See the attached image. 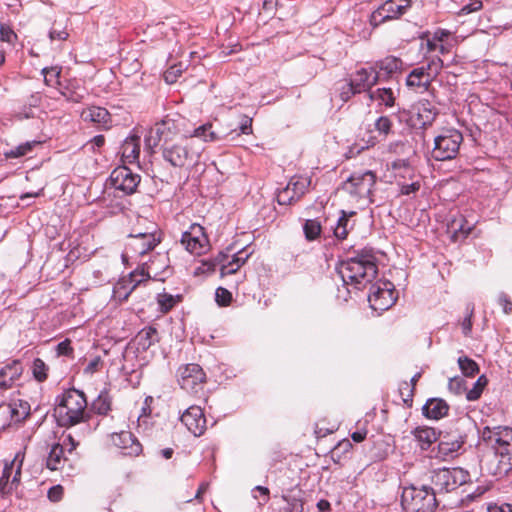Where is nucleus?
<instances>
[{
	"label": "nucleus",
	"instance_id": "obj_1",
	"mask_svg": "<svg viewBox=\"0 0 512 512\" xmlns=\"http://www.w3.org/2000/svg\"><path fill=\"white\" fill-rule=\"evenodd\" d=\"M336 270L344 285L352 286L357 290L371 284L378 273L375 257L367 251L341 261Z\"/></svg>",
	"mask_w": 512,
	"mask_h": 512
},
{
	"label": "nucleus",
	"instance_id": "obj_2",
	"mask_svg": "<svg viewBox=\"0 0 512 512\" xmlns=\"http://www.w3.org/2000/svg\"><path fill=\"white\" fill-rule=\"evenodd\" d=\"M86 408L85 394L71 388L57 396L55 415L61 426L69 427L85 420Z\"/></svg>",
	"mask_w": 512,
	"mask_h": 512
},
{
	"label": "nucleus",
	"instance_id": "obj_3",
	"mask_svg": "<svg viewBox=\"0 0 512 512\" xmlns=\"http://www.w3.org/2000/svg\"><path fill=\"white\" fill-rule=\"evenodd\" d=\"M203 147L192 138L181 137L178 141L162 144L163 159L175 168L194 166L200 158Z\"/></svg>",
	"mask_w": 512,
	"mask_h": 512
},
{
	"label": "nucleus",
	"instance_id": "obj_4",
	"mask_svg": "<svg viewBox=\"0 0 512 512\" xmlns=\"http://www.w3.org/2000/svg\"><path fill=\"white\" fill-rule=\"evenodd\" d=\"M401 505L405 512H434L438 506L436 492L432 487L413 484L404 486L401 493Z\"/></svg>",
	"mask_w": 512,
	"mask_h": 512
},
{
	"label": "nucleus",
	"instance_id": "obj_5",
	"mask_svg": "<svg viewBox=\"0 0 512 512\" xmlns=\"http://www.w3.org/2000/svg\"><path fill=\"white\" fill-rule=\"evenodd\" d=\"M479 434L482 441L500 457V462H506L512 468V428L484 426Z\"/></svg>",
	"mask_w": 512,
	"mask_h": 512
},
{
	"label": "nucleus",
	"instance_id": "obj_6",
	"mask_svg": "<svg viewBox=\"0 0 512 512\" xmlns=\"http://www.w3.org/2000/svg\"><path fill=\"white\" fill-rule=\"evenodd\" d=\"M251 247H246L232 255L228 253H219L214 260L202 261L196 269L195 274H209L220 271L221 276L234 274L253 253Z\"/></svg>",
	"mask_w": 512,
	"mask_h": 512
},
{
	"label": "nucleus",
	"instance_id": "obj_7",
	"mask_svg": "<svg viewBox=\"0 0 512 512\" xmlns=\"http://www.w3.org/2000/svg\"><path fill=\"white\" fill-rule=\"evenodd\" d=\"M431 483L436 494L450 493L472 483L468 470L462 467H443L431 472Z\"/></svg>",
	"mask_w": 512,
	"mask_h": 512
},
{
	"label": "nucleus",
	"instance_id": "obj_8",
	"mask_svg": "<svg viewBox=\"0 0 512 512\" xmlns=\"http://www.w3.org/2000/svg\"><path fill=\"white\" fill-rule=\"evenodd\" d=\"M376 180V174L371 170L354 172L343 183V190L357 201L365 200L367 203H373L372 196Z\"/></svg>",
	"mask_w": 512,
	"mask_h": 512
},
{
	"label": "nucleus",
	"instance_id": "obj_9",
	"mask_svg": "<svg viewBox=\"0 0 512 512\" xmlns=\"http://www.w3.org/2000/svg\"><path fill=\"white\" fill-rule=\"evenodd\" d=\"M463 135L456 129H446L434 139L432 157L437 161L454 159L458 152Z\"/></svg>",
	"mask_w": 512,
	"mask_h": 512
},
{
	"label": "nucleus",
	"instance_id": "obj_10",
	"mask_svg": "<svg viewBox=\"0 0 512 512\" xmlns=\"http://www.w3.org/2000/svg\"><path fill=\"white\" fill-rule=\"evenodd\" d=\"M311 179L306 176H292L285 187L278 190L277 202L280 205H291L299 201L308 192Z\"/></svg>",
	"mask_w": 512,
	"mask_h": 512
},
{
	"label": "nucleus",
	"instance_id": "obj_11",
	"mask_svg": "<svg viewBox=\"0 0 512 512\" xmlns=\"http://www.w3.org/2000/svg\"><path fill=\"white\" fill-rule=\"evenodd\" d=\"M24 453L17 452L10 463H5L0 475V495L12 493L20 483Z\"/></svg>",
	"mask_w": 512,
	"mask_h": 512
},
{
	"label": "nucleus",
	"instance_id": "obj_12",
	"mask_svg": "<svg viewBox=\"0 0 512 512\" xmlns=\"http://www.w3.org/2000/svg\"><path fill=\"white\" fill-rule=\"evenodd\" d=\"M394 285L389 281L372 284L368 301L375 311H385L395 303Z\"/></svg>",
	"mask_w": 512,
	"mask_h": 512
},
{
	"label": "nucleus",
	"instance_id": "obj_13",
	"mask_svg": "<svg viewBox=\"0 0 512 512\" xmlns=\"http://www.w3.org/2000/svg\"><path fill=\"white\" fill-rule=\"evenodd\" d=\"M411 7V0H387L371 15V24L378 26L389 20L398 19Z\"/></svg>",
	"mask_w": 512,
	"mask_h": 512
},
{
	"label": "nucleus",
	"instance_id": "obj_14",
	"mask_svg": "<svg viewBox=\"0 0 512 512\" xmlns=\"http://www.w3.org/2000/svg\"><path fill=\"white\" fill-rule=\"evenodd\" d=\"M180 242L188 252L194 255L206 253L210 246L204 228L197 223L191 224L189 229L183 232Z\"/></svg>",
	"mask_w": 512,
	"mask_h": 512
},
{
	"label": "nucleus",
	"instance_id": "obj_15",
	"mask_svg": "<svg viewBox=\"0 0 512 512\" xmlns=\"http://www.w3.org/2000/svg\"><path fill=\"white\" fill-rule=\"evenodd\" d=\"M178 374L180 387L188 393H197L202 390L206 382V374L201 366L195 363L180 367Z\"/></svg>",
	"mask_w": 512,
	"mask_h": 512
},
{
	"label": "nucleus",
	"instance_id": "obj_16",
	"mask_svg": "<svg viewBox=\"0 0 512 512\" xmlns=\"http://www.w3.org/2000/svg\"><path fill=\"white\" fill-rule=\"evenodd\" d=\"M150 268V266H147V270H145V268H142L141 270H135L131 272L127 277L119 280L113 288V298L119 302L126 301L129 295L138 285L150 278Z\"/></svg>",
	"mask_w": 512,
	"mask_h": 512
},
{
	"label": "nucleus",
	"instance_id": "obj_17",
	"mask_svg": "<svg viewBox=\"0 0 512 512\" xmlns=\"http://www.w3.org/2000/svg\"><path fill=\"white\" fill-rule=\"evenodd\" d=\"M159 243L160 238L153 232L130 234L123 257L125 255L131 257L143 256L153 250Z\"/></svg>",
	"mask_w": 512,
	"mask_h": 512
},
{
	"label": "nucleus",
	"instance_id": "obj_18",
	"mask_svg": "<svg viewBox=\"0 0 512 512\" xmlns=\"http://www.w3.org/2000/svg\"><path fill=\"white\" fill-rule=\"evenodd\" d=\"M140 180V176L125 165L115 168L110 175L112 186L126 195H131L136 191Z\"/></svg>",
	"mask_w": 512,
	"mask_h": 512
},
{
	"label": "nucleus",
	"instance_id": "obj_19",
	"mask_svg": "<svg viewBox=\"0 0 512 512\" xmlns=\"http://www.w3.org/2000/svg\"><path fill=\"white\" fill-rule=\"evenodd\" d=\"M180 421L195 437L202 436L207 429V420L203 409L197 405L189 406L181 414Z\"/></svg>",
	"mask_w": 512,
	"mask_h": 512
},
{
	"label": "nucleus",
	"instance_id": "obj_20",
	"mask_svg": "<svg viewBox=\"0 0 512 512\" xmlns=\"http://www.w3.org/2000/svg\"><path fill=\"white\" fill-rule=\"evenodd\" d=\"M349 81L354 87V91L363 93L371 91V88L380 81L379 73H376L370 67H362L352 73L349 77Z\"/></svg>",
	"mask_w": 512,
	"mask_h": 512
},
{
	"label": "nucleus",
	"instance_id": "obj_21",
	"mask_svg": "<svg viewBox=\"0 0 512 512\" xmlns=\"http://www.w3.org/2000/svg\"><path fill=\"white\" fill-rule=\"evenodd\" d=\"M111 441L124 455L138 456L142 452V445L129 431L111 434Z\"/></svg>",
	"mask_w": 512,
	"mask_h": 512
},
{
	"label": "nucleus",
	"instance_id": "obj_22",
	"mask_svg": "<svg viewBox=\"0 0 512 512\" xmlns=\"http://www.w3.org/2000/svg\"><path fill=\"white\" fill-rule=\"evenodd\" d=\"M438 449L445 457H454L462 449L466 442V436L460 432L440 434Z\"/></svg>",
	"mask_w": 512,
	"mask_h": 512
},
{
	"label": "nucleus",
	"instance_id": "obj_23",
	"mask_svg": "<svg viewBox=\"0 0 512 512\" xmlns=\"http://www.w3.org/2000/svg\"><path fill=\"white\" fill-rule=\"evenodd\" d=\"M403 62L400 58L395 56H387L384 59L376 61L371 68L376 73H379L380 81L392 78L396 73L402 69Z\"/></svg>",
	"mask_w": 512,
	"mask_h": 512
},
{
	"label": "nucleus",
	"instance_id": "obj_24",
	"mask_svg": "<svg viewBox=\"0 0 512 512\" xmlns=\"http://www.w3.org/2000/svg\"><path fill=\"white\" fill-rule=\"evenodd\" d=\"M23 373V367L18 360L5 365L0 369V389L6 390L20 378Z\"/></svg>",
	"mask_w": 512,
	"mask_h": 512
},
{
	"label": "nucleus",
	"instance_id": "obj_25",
	"mask_svg": "<svg viewBox=\"0 0 512 512\" xmlns=\"http://www.w3.org/2000/svg\"><path fill=\"white\" fill-rule=\"evenodd\" d=\"M140 137L132 135L127 137L121 146V157L125 164L139 163Z\"/></svg>",
	"mask_w": 512,
	"mask_h": 512
},
{
	"label": "nucleus",
	"instance_id": "obj_26",
	"mask_svg": "<svg viewBox=\"0 0 512 512\" xmlns=\"http://www.w3.org/2000/svg\"><path fill=\"white\" fill-rule=\"evenodd\" d=\"M81 117L84 121L95 123L105 129L110 127V113L103 107L91 106L84 109L81 113Z\"/></svg>",
	"mask_w": 512,
	"mask_h": 512
},
{
	"label": "nucleus",
	"instance_id": "obj_27",
	"mask_svg": "<svg viewBox=\"0 0 512 512\" xmlns=\"http://www.w3.org/2000/svg\"><path fill=\"white\" fill-rule=\"evenodd\" d=\"M422 410L426 418L438 420L448 414L449 405L441 398H431L426 401Z\"/></svg>",
	"mask_w": 512,
	"mask_h": 512
},
{
	"label": "nucleus",
	"instance_id": "obj_28",
	"mask_svg": "<svg viewBox=\"0 0 512 512\" xmlns=\"http://www.w3.org/2000/svg\"><path fill=\"white\" fill-rule=\"evenodd\" d=\"M411 434L414 436V439L422 450L429 449L430 446L440 437V432H437L434 428L428 426L416 427L411 431Z\"/></svg>",
	"mask_w": 512,
	"mask_h": 512
},
{
	"label": "nucleus",
	"instance_id": "obj_29",
	"mask_svg": "<svg viewBox=\"0 0 512 512\" xmlns=\"http://www.w3.org/2000/svg\"><path fill=\"white\" fill-rule=\"evenodd\" d=\"M153 132L165 143L166 141H172V137L179 132V128L176 120L166 117L154 125Z\"/></svg>",
	"mask_w": 512,
	"mask_h": 512
},
{
	"label": "nucleus",
	"instance_id": "obj_30",
	"mask_svg": "<svg viewBox=\"0 0 512 512\" xmlns=\"http://www.w3.org/2000/svg\"><path fill=\"white\" fill-rule=\"evenodd\" d=\"M422 126L431 125L437 115V109L428 100H421L414 106Z\"/></svg>",
	"mask_w": 512,
	"mask_h": 512
},
{
	"label": "nucleus",
	"instance_id": "obj_31",
	"mask_svg": "<svg viewBox=\"0 0 512 512\" xmlns=\"http://www.w3.org/2000/svg\"><path fill=\"white\" fill-rule=\"evenodd\" d=\"M444 66L443 60L438 56L425 57L421 66L417 67L426 76V81H432L440 74Z\"/></svg>",
	"mask_w": 512,
	"mask_h": 512
},
{
	"label": "nucleus",
	"instance_id": "obj_32",
	"mask_svg": "<svg viewBox=\"0 0 512 512\" xmlns=\"http://www.w3.org/2000/svg\"><path fill=\"white\" fill-rule=\"evenodd\" d=\"M431 83L432 81H426V76L418 68H414L406 78V85L418 93L427 91Z\"/></svg>",
	"mask_w": 512,
	"mask_h": 512
},
{
	"label": "nucleus",
	"instance_id": "obj_33",
	"mask_svg": "<svg viewBox=\"0 0 512 512\" xmlns=\"http://www.w3.org/2000/svg\"><path fill=\"white\" fill-rule=\"evenodd\" d=\"M157 341V330L154 327L143 328L135 338L137 350L142 351H146Z\"/></svg>",
	"mask_w": 512,
	"mask_h": 512
},
{
	"label": "nucleus",
	"instance_id": "obj_34",
	"mask_svg": "<svg viewBox=\"0 0 512 512\" xmlns=\"http://www.w3.org/2000/svg\"><path fill=\"white\" fill-rule=\"evenodd\" d=\"M369 96L372 100L377 101L379 105L393 107L395 104V92L391 87H383L370 91Z\"/></svg>",
	"mask_w": 512,
	"mask_h": 512
},
{
	"label": "nucleus",
	"instance_id": "obj_35",
	"mask_svg": "<svg viewBox=\"0 0 512 512\" xmlns=\"http://www.w3.org/2000/svg\"><path fill=\"white\" fill-rule=\"evenodd\" d=\"M66 461L64 458V447L59 443H55L52 445L49 455L47 457V467L52 470H58L62 467L63 463Z\"/></svg>",
	"mask_w": 512,
	"mask_h": 512
},
{
	"label": "nucleus",
	"instance_id": "obj_36",
	"mask_svg": "<svg viewBox=\"0 0 512 512\" xmlns=\"http://www.w3.org/2000/svg\"><path fill=\"white\" fill-rule=\"evenodd\" d=\"M355 212H346L341 210V215L337 220L336 226L334 228V235L337 239L344 240L346 239L348 232L352 229V225H349V218L354 216Z\"/></svg>",
	"mask_w": 512,
	"mask_h": 512
},
{
	"label": "nucleus",
	"instance_id": "obj_37",
	"mask_svg": "<svg viewBox=\"0 0 512 512\" xmlns=\"http://www.w3.org/2000/svg\"><path fill=\"white\" fill-rule=\"evenodd\" d=\"M457 362L464 376L474 377L479 373V366L473 359L467 356H461L458 358Z\"/></svg>",
	"mask_w": 512,
	"mask_h": 512
},
{
	"label": "nucleus",
	"instance_id": "obj_38",
	"mask_svg": "<svg viewBox=\"0 0 512 512\" xmlns=\"http://www.w3.org/2000/svg\"><path fill=\"white\" fill-rule=\"evenodd\" d=\"M62 68L59 66L45 67L42 69L44 82L46 85L56 87L60 84V75Z\"/></svg>",
	"mask_w": 512,
	"mask_h": 512
},
{
	"label": "nucleus",
	"instance_id": "obj_39",
	"mask_svg": "<svg viewBox=\"0 0 512 512\" xmlns=\"http://www.w3.org/2000/svg\"><path fill=\"white\" fill-rule=\"evenodd\" d=\"M32 375L38 382H44L48 378L49 367L40 358H35L31 366Z\"/></svg>",
	"mask_w": 512,
	"mask_h": 512
},
{
	"label": "nucleus",
	"instance_id": "obj_40",
	"mask_svg": "<svg viewBox=\"0 0 512 512\" xmlns=\"http://www.w3.org/2000/svg\"><path fill=\"white\" fill-rule=\"evenodd\" d=\"M305 238L308 241H313L320 236L321 224L317 219H308L303 225Z\"/></svg>",
	"mask_w": 512,
	"mask_h": 512
},
{
	"label": "nucleus",
	"instance_id": "obj_41",
	"mask_svg": "<svg viewBox=\"0 0 512 512\" xmlns=\"http://www.w3.org/2000/svg\"><path fill=\"white\" fill-rule=\"evenodd\" d=\"M38 141H28L23 144H20L19 146L9 150L5 153V156L7 158H18L27 155L29 152L32 151L33 147L39 144Z\"/></svg>",
	"mask_w": 512,
	"mask_h": 512
},
{
	"label": "nucleus",
	"instance_id": "obj_42",
	"mask_svg": "<svg viewBox=\"0 0 512 512\" xmlns=\"http://www.w3.org/2000/svg\"><path fill=\"white\" fill-rule=\"evenodd\" d=\"M488 380L484 375H481L474 383L473 387L467 391L466 398L469 401H476L480 398L484 387L487 385Z\"/></svg>",
	"mask_w": 512,
	"mask_h": 512
},
{
	"label": "nucleus",
	"instance_id": "obj_43",
	"mask_svg": "<svg viewBox=\"0 0 512 512\" xmlns=\"http://www.w3.org/2000/svg\"><path fill=\"white\" fill-rule=\"evenodd\" d=\"M212 125L207 123L196 128L191 136L188 138H201L204 141H214L216 139L215 133L211 130Z\"/></svg>",
	"mask_w": 512,
	"mask_h": 512
},
{
	"label": "nucleus",
	"instance_id": "obj_44",
	"mask_svg": "<svg viewBox=\"0 0 512 512\" xmlns=\"http://www.w3.org/2000/svg\"><path fill=\"white\" fill-rule=\"evenodd\" d=\"M392 121L388 116H380L375 121L374 127L379 134L388 136L392 131Z\"/></svg>",
	"mask_w": 512,
	"mask_h": 512
},
{
	"label": "nucleus",
	"instance_id": "obj_45",
	"mask_svg": "<svg viewBox=\"0 0 512 512\" xmlns=\"http://www.w3.org/2000/svg\"><path fill=\"white\" fill-rule=\"evenodd\" d=\"M92 409L100 415H105L110 410V402L106 395L100 394L92 403Z\"/></svg>",
	"mask_w": 512,
	"mask_h": 512
},
{
	"label": "nucleus",
	"instance_id": "obj_46",
	"mask_svg": "<svg viewBox=\"0 0 512 512\" xmlns=\"http://www.w3.org/2000/svg\"><path fill=\"white\" fill-rule=\"evenodd\" d=\"M183 72V65L180 63L178 65H173L169 69H167L164 73V79L168 84H173L176 82L177 78Z\"/></svg>",
	"mask_w": 512,
	"mask_h": 512
},
{
	"label": "nucleus",
	"instance_id": "obj_47",
	"mask_svg": "<svg viewBox=\"0 0 512 512\" xmlns=\"http://www.w3.org/2000/svg\"><path fill=\"white\" fill-rule=\"evenodd\" d=\"M356 94H359V92L354 91V87L349 80L339 88V97L344 102L349 101Z\"/></svg>",
	"mask_w": 512,
	"mask_h": 512
},
{
	"label": "nucleus",
	"instance_id": "obj_48",
	"mask_svg": "<svg viewBox=\"0 0 512 512\" xmlns=\"http://www.w3.org/2000/svg\"><path fill=\"white\" fill-rule=\"evenodd\" d=\"M215 299L220 306H226L231 302L232 294L227 289L219 287L216 289Z\"/></svg>",
	"mask_w": 512,
	"mask_h": 512
},
{
	"label": "nucleus",
	"instance_id": "obj_49",
	"mask_svg": "<svg viewBox=\"0 0 512 512\" xmlns=\"http://www.w3.org/2000/svg\"><path fill=\"white\" fill-rule=\"evenodd\" d=\"M283 499L287 502L284 512H303V502L301 499L292 497L287 498L283 496Z\"/></svg>",
	"mask_w": 512,
	"mask_h": 512
},
{
	"label": "nucleus",
	"instance_id": "obj_50",
	"mask_svg": "<svg viewBox=\"0 0 512 512\" xmlns=\"http://www.w3.org/2000/svg\"><path fill=\"white\" fill-rule=\"evenodd\" d=\"M176 303L175 298L169 294H159L158 304L163 312H168Z\"/></svg>",
	"mask_w": 512,
	"mask_h": 512
},
{
	"label": "nucleus",
	"instance_id": "obj_51",
	"mask_svg": "<svg viewBox=\"0 0 512 512\" xmlns=\"http://www.w3.org/2000/svg\"><path fill=\"white\" fill-rule=\"evenodd\" d=\"M462 221L463 220H459V221L453 220L452 221L451 227L454 230L453 238H455V240L458 239L459 234H462L464 237H466L471 232V229H472L471 226L465 227V225L462 224Z\"/></svg>",
	"mask_w": 512,
	"mask_h": 512
},
{
	"label": "nucleus",
	"instance_id": "obj_52",
	"mask_svg": "<svg viewBox=\"0 0 512 512\" xmlns=\"http://www.w3.org/2000/svg\"><path fill=\"white\" fill-rule=\"evenodd\" d=\"M448 388L455 394H461L465 390V380L461 377H454L449 380Z\"/></svg>",
	"mask_w": 512,
	"mask_h": 512
},
{
	"label": "nucleus",
	"instance_id": "obj_53",
	"mask_svg": "<svg viewBox=\"0 0 512 512\" xmlns=\"http://www.w3.org/2000/svg\"><path fill=\"white\" fill-rule=\"evenodd\" d=\"M17 38L14 31L7 25L0 26V39L7 43H13Z\"/></svg>",
	"mask_w": 512,
	"mask_h": 512
},
{
	"label": "nucleus",
	"instance_id": "obj_54",
	"mask_svg": "<svg viewBox=\"0 0 512 512\" xmlns=\"http://www.w3.org/2000/svg\"><path fill=\"white\" fill-rule=\"evenodd\" d=\"M277 0H264L262 10L265 18H272L275 15Z\"/></svg>",
	"mask_w": 512,
	"mask_h": 512
},
{
	"label": "nucleus",
	"instance_id": "obj_55",
	"mask_svg": "<svg viewBox=\"0 0 512 512\" xmlns=\"http://www.w3.org/2000/svg\"><path fill=\"white\" fill-rule=\"evenodd\" d=\"M67 37H68V33L66 32V30L64 28L63 29L56 28L55 24L49 31V38L51 41H54V40L64 41L67 39Z\"/></svg>",
	"mask_w": 512,
	"mask_h": 512
},
{
	"label": "nucleus",
	"instance_id": "obj_56",
	"mask_svg": "<svg viewBox=\"0 0 512 512\" xmlns=\"http://www.w3.org/2000/svg\"><path fill=\"white\" fill-rule=\"evenodd\" d=\"M161 141V138L153 132V127L149 130L148 134L145 136V145L147 148L152 149L156 147L159 142Z\"/></svg>",
	"mask_w": 512,
	"mask_h": 512
},
{
	"label": "nucleus",
	"instance_id": "obj_57",
	"mask_svg": "<svg viewBox=\"0 0 512 512\" xmlns=\"http://www.w3.org/2000/svg\"><path fill=\"white\" fill-rule=\"evenodd\" d=\"M498 303L502 306L505 314H509L512 312V302L509 299L508 295L505 293H500L498 297Z\"/></svg>",
	"mask_w": 512,
	"mask_h": 512
},
{
	"label": "nucleus",
	"instance_id": "obj_58",
	"mask_svg": "<svg viewBox=\"0 0 512 512\" xmlns=\"http://www.w3.org/2000/svg\"><path fill=\"white\" fill-rule=\"evenodd\" d=\"M413 392H414V388L413 387L409 388L408 382H403L401 384L400 393H401V395L403 397V401L405 403H408L409 401L412 402Z\"/></svg>",
	"mask_w": 512,
	"mask_h": 512
},
{
	"label": "nucleus",
	"instance_id": "obj_59",
	"mask_svg": "<svg viewBox=\"0 0 512 512\" xmlns=\"http://www.w3.org/2000/svg\"><path fill=\"white\" fill-rule=\"evenodd\" d=\"M63 496V487L61 485L53 486L48 491V498L53 501L57 502L62 499Z\"/></svg>",
	"mask_w": 512,
	"mask_h": 512
},
{
	"label": "nucleus",
	"instance_id": "obj_60",
	"mask_svg": "<svg viewBox=\"0 0 512 512\" xmlns=\"http://www.w3.org/2000/svg\"><path fill=\"white\" fill-rule=\"evenodd\" d=\"M472 315H473V308L469 311V313L465 316V318L462 321V331L465 336H469L472 331Z\"/></svg>",
	"mask_w": 512,
	"mask_h": 512
},
{
	"label": "nucleus",
	"instance_id": "obj_61",
	"mask_svg": "<svg viewBox=\"0 0 512 512\" xmlns=\"http://www.w3.org/2000/svg\"><path fill=\"white\" fill-rule=\"evenodd\" d=\"M483 4L480 0H472V3L465 5L461 9V14L467 15L476 12L482 8Z\"/></svg>",
	"mask_w": 512,
	"mask_h": 512
},
{
	"label": "nucleus",
	"instance_id": "obj_62",
	"mask_svg": "<svg viewBox=\"0 0 512 512\" xmlns=\"http://www.w3.org/2000/svg\"><path fill=\"white\" fill-rule=\"evenodd\" d=\"M58 355H65L68 356L72 354L73 349L71 347V343L68 339L60 342L56 347Z\"/></svg>",
	"mask_w": 512,
	"mask_h": 512
},
{
	"label": "nucleus",
	"instance_id": "obj_63",
	"mask_svg": "<svg viewBox=\"0 0 512 512\" xmlns=\"http://www.w3.org/2000/svg\"><path fill=\"white\" fill-rule=\"evenodd\" d=\"M420 189V182L414 181L410 184H402L401 185V194L410 195L412 193H416Z\"/></svg>",
	"mask_w": 512,
	"mask_h": 512
},
{
	"label": "nucleus",
	"instance_id": "obj_64",
	"mask_svg": "<svg viewBox=\"0 0 512 512\" xmlns=\"http://www.w3.org/2000/svg\"><path fill=\"white\" fill-rule=\"evenodd\" d=\"M487 512H512V504H490L487 507Z\"/></svg>",
	"mask_w": 512,
	"mask_h": 512
}]
</instances>
